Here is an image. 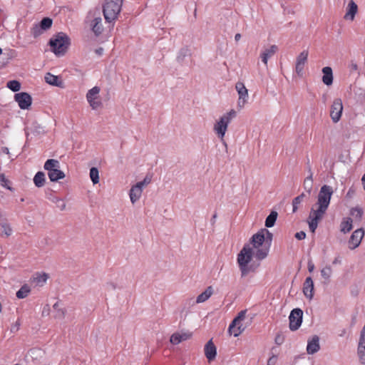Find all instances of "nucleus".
Segmentation results:
<instances>
[{"instance_id":"46","label":"nucleus","mask_w":365,"mask_h":365,"mask_svg":"<svg viewBox=\"0 0 365 365\" xmlns=\"http://www.w3.org/2000/svg\"><path fill=\"white\" fill-rule=\"evenodd\" d=\"M20 327V322L19 321H17L16 322L15 324H14L11 327V332H15V331H17L19 330Z\"/></svg>"},{"instance_id":"56","label":"nucleus","mask_w":365,"mask_h":365,"mask_svg":"<svg viewBox=\"0 0 365 365\" xmlns=\"http://www.w3.org/2000/svg\"><path fill=\"white\" fill-rule=\"evenodd\" d=\"M354 193V191L351 189H349V190L347 192L348 196H351Z\"/></svg>"},{"instance_id":"15","label":"nucleus","mask_w":365,"mask_h":365,"mask_svg":"<svg viewBox=\"0 0 365 365\" xmlns=\"http://www.w3.org/2000/svg\"><path fill=\"white\" fill-rule=\"evenodd\" d=\"M213 288L212 286L207 287L205 290L199 294L196 299L194 298H190L187 300V303L190 305H195V304H201L210 299V297L213 294Z\"/></svg>"},{"instance_id":"8","label":"nucleus","mask_w":365,"mask_h":365,"mask_svg":"<svg viewBox=\"0 0 365 365\" xmlns=\"http://www.w3.org/2000/svg\"><path fill=\"white\" fill-rule=\"evenodd\" d=\"M246 311H241L238 315L233 319L229 326L228 331L234 336H238L245 329L242 321L245 318Z\"/></svg>"},{"instance_id":"48","label":"nucleus","mask_w":365,"mask_h":365,"mask_svg":"<svg viewBox=\"0 0 365 365\" xmlns=\"http://www.w3.org/2000/svg\"><path fill=\"white\" fill-rule=\"evenodd\" d=\"M309 175L304 179V180H309L313 182V173L311 169L309 170Z\"/></svg>"},{"instance_id":"16","label":"nucleus","mask_w":365,"mask_h":365,"mask_svg":"<svg viewBox=\"0 0 365 365\" xmlns=\"http://www.w3.org/2000/svg\"><path fill=\"white\" fill-rule=\"evenodd\" d=\"M192 336V333L190 331H178L173 333L170 339L171 344L177 345L184 341L188 340Z\"/></svg>"},{"instance_id":"45","label":"nucleus","mask_w":365,"mask_h":365,"mask_svg":"<svg viewBox=\"0 0 365 365\" xmlns=\"http://www.w3.org/2000/svg\"><path fill=\"white\" fill-rule=\"evenodd\" d=\"M295 237L299 240H303L306 237V234L303 231H301V232H297L295 234Z\"/></svg>"},{"instance_id":"35","label":"nucleus","mask_w":365,"mask_h":365,"mask_svg":"<svg viewBox=\"0 0 365 365\" xmlns=\"http://www.w3.org/2000/svg\"><path fill=\"white\" fill-rule=\"evenodd\" d=\"M53 309L56 311L54 317L56 319H63L66 314V310L63 308L59 307L58 302H56L53 306Z\"/></svg>"},{"instance_id":"43","label":"nucleus","mask_w":365,"mask_h":365,"mask_svg":"<svg viewBox=\"0 0 365 365\" xmlns=\"http://www.w3.org/2000/svg\"><path fill=\"white\" fill-rule=\"evenodd\" d=\"M303 185L304 190L310 195L312 191L313 182L309 180H304Z\"/></svg>"},{"instance_id":"49","label":"nucleus","mask_w":365,"mask_h":365,"mask_svg":"<svg viewBox=\"0 0 365 365\" xmlns=\"http://www.w3.org/2000/svg\"><path fill=\"white\" fill-rule=\"evenodd\" d=\"M314 269V264L312 262L309 261L308 262V270L309 272H312Z\"/></svg>"},{"instance_id":"10","label":"nucleus","mask_w":365,"mask_h":365,"mask_svg":"<svg viewBox=\"0 0 365 365\" xmlns=\"http://www.w3.org/2000/svg\"><path fill=\"white\" fill-rule=\"evenodd\" d=\"M235 89L238 94L237 107L241 109L245 107L249 98L248 90L242 82H237L235 84Z\"/></svg>"},{"instance_id":"13","label":"nucleus","mask_w":365,"mask_h":365,"mask_svg":"<svg viewBox=\"0 0 365 365\" xmlns=\"http://www.w3.org/2000/svg\"><path fill=\"white\" fill-rule=\"evenodd\" d=\"M364 237V230L363 228H359L354 231L348 241V247L350 250H354L357 248Z\"/></svg>"},{"instance_id":"40","label":"nucleus","mask_w":365,"mask_h":365,"mask_svg":"<svg viewBox=\"0 0 365 365\" xmlns=\"http://www.w3.org/2000/svg\"><path fill=\"white\" fill-rule=\"evenodd\" d=\"M43 32L44 31L41 29L38 24H34L31 29V34L34 38L41 36Z\"/></svg>"},{"instance_id":"51","label":"nucleus","mask_w":365,"mask_h":365,"mask_svg":"<svg viewBox=\"0 0 365 365\" xmlns=\"http://www.w3.org/2000/svg\"><path fill=\"white\" fill-rule=\"evenodd\" d=\"M361 183H362L363 188L365 190V173L363 175V176L361 178Z\"/></svg>"},{"instance_id":"25","label":"nucleus","mask_w":365,"mask_h":365,"mask_svg":"<svg viewBox=\"0 0 365 365\" xmlns=\"http://www.w3.org/2000/svg\"><path fill=\"white\" fill-rule=\"evenodd\" d=\"M91 29L93 32L98 36L102 33L103 31V24H102V19L101 17L95 18L91 23Z\"/></svg>"},{"instance_id":"54","label":"nucleus","mask_w":365,"mask_h":365,"mask_svg":"<svg viewBox=\"0 0 365 365\" xmlns=\"http://www.w3.org/2000/svg\"><path fill=\"white\" fill-rule=\"evenodd\" d=\"M103 49L102 48H98L96 52L98 54V55H101L103 53Z\"/></svg>"},{"instance_id":"23","label":"nucleus","mask_w":365,"mask_h":365,"mask_svg":"<svg viewBox=\"0 0 365 365\" xmlns=\"http://www.w3.org/2000/svg\"><path fill=\"white\" fill-rule=\"evenodd\" d=\"M47 199L51 202L52 203L55 204L56 206L60 210H64L66 207V204L65 200L63 198H61L58 196H56L53 193H50L47 195Z\"/></svg>"},{"instance_id":"50","label":"nucleus","mask_w":365,"mask_h":365,"mask_svg":"<svg viewBox=\"0 0 365 365\" xmlns=\"http://www.w3.org/2000/svg\"><path fill=\"white\" fill-rule=\"evenodd\" d=\"M341 262V258L339 257H336L334 258V259L333 260L332 264H340Z\"/></svg>"},{"instance_id":"57","label":"nucleus","mask_w":365,"mask_h":365,"mask_svg":"<svg viewBox=\"0 0 365 365\" xmlns=\"http://www.w3.org/2000/svg\"><path fill=\"white\" fill-rule=\"evenodd\" d=\"M275 341H277V343L279 344L278 341H279V339H275Z\"/></svg>"},{"instance_id":"9","label":"nucleus","mask_w":365,"mask_h":365,"mask_svg":"<svg viewBox=\"0 0 365 365\" xmlns=\"http://www.w3.org/2000/svg\"><path fill=\"white\" fill-rule=\"evenodd\" d=\"M344 106L341 98H335L330 108V117L334 123H338L342 115Z\"/></svg>"},{"instance_id":"26","label":"nucleus","mask_w":365,"mask_h":365,"mask_svg":"<svg viewBox=\"0 0 365 365\" xmlns=\"http://www.w3.org/2000/svg\"><path fill=\"white\" fill-rule=\"evenodd\" d=\"M13 230L11 225L6 222H0V236L8 237L12 235Z\"/></svg>"},{"instance_id":"42","label":"nucleus","mask_w":365,"mask_h":365,"mask_svg":"<svg viewBox=\"0 0 365 365\" xmlns=\"http://www.w3.org/2000/svg\"><path fill=\"white\" fill-rule=\"evenodd\" d=\"M0 185L9 190H12V188L10 186V181L6 179L4 174L2 173H0Z\"/></svg>"},{"instance_id":"31","label":"nucleus","mask_w":365,"mask_h":365,"mask_svg":"<svg viewBox=\"0 0 365 365\" xmlns=\"http://www.w3.org/2000/svg\"><path fill=\"white\" fill-rule=\"evenodd\" d=\"M48 275L44 272L36 273L34 277V282L38 286H43L47 281Z\"/></svg>"},{"instance_id":"7","label":"nucleus","mask_w":365,"mask_h":365,"mask_svg":"<svg viewBox=\"0 0 365 365\" xmlns=\"http://www.w3.org/2000/svg\"><path fill=\"white\" fill-rule=\"evenodd\" d=\"M151 181L148 177H145L143 180L138 182L133 185L129 191V197L132 204H135L141 197L143 188L148 185Z\"/></svg>"},{"instance_id":"27","label":"nucleus","mask_w":365,"mask_h":365,"mask_svg":"<svg viewBox=\"0 0 365 365\" xmlns=\"http://www.w3.org/2000/svg\"><path fill=\"white\" fill-rule=\"evenodd\" d=\"M353 220L350 217H345L342 220L340 224V231L344 234H346L350 232L353 227Z\"/></svg>"},{"instance_id":"21","label":"nucleus","mask_w":365,"mask_h":365,"mask_svg":"<svg viewBox=\"0 0 365 365\" xmlns=\"http://www.w3.org/2000/svg\"><path fill=\"white\" fill-rule=\"evenodd\" d=\"M323 76H322V82L326 86H331L333 83V71L332 68L329 66H325L322 70Z\"/></svg>"},{"instance_id":"2","label":"nucleus","mask_w":365,"mask_h":365,"mask_svg":"<svg viewBox=\"0 0 365 365\" xmlns=\"http://www.w3.org/2000/svg\"><path fill=\"white\" fill-rule=\"evenodd\" d=\"M334 193L333 188L330 185H324L321 187L317 195V202L311 208L307 220L309 230L314 232L318 227L319 222L325 215Z\"/></svg>"},{"instance_id":"34","label":"nucleus","mask_w":365,"mask_h":365,"mask_svg":"<svg viewBox=\"0 0 365 365\" xmlns=\"http://www.w3.org/2000/svg\"><path fill=\"white\" fill-rule=\"evenodd\" d=\"M320 272L322 277L329 282L332 274V269L330 265H326L321 269Z\"/></svg>"},{"instance_id":"11","label":"nucleus","mask_w":365,"mask_h":365,"mask_svg":"<svg viewBox=\"0 0 365 365\" xmlns=\"http://www.w3.org/2000/svg\"><path fill=\"white\" fill-rule=\"evenodd\" d=\"M303 312L302 309L297 308L294 309L289 317V329L292 331L297 330L302 322Z\"/></svg>"},{"instance_id":"36","label":"nucleus","mask_w":365,"mask_h":365,"mask_svg":"<svg viewBox=\"0 0 365 365\" xmlns=\"http://www.w3.org/2000/svg\"><path fill=\"white\" fill-rule=\"evenodd\" d=\"M89 175L92 182L95 185L99 182V171L96 168H91L90 169Z\"/></svg>"},{"instance_id":"22","label":"nucleus","mask_w":365,"mask_h":365,"mask_svg":"<svg viewBox=\"0 0 365 365\" xmlns=\"http://www.w3.org/2000/svg\"><path fill=\"white\" fill-rule=\"evenodd\" d=\"M205 354L209 361L213 360L217 354V349L212 340H210L205 346Z\"/></svg>"},{"instance_id":"59","label":"nucleus","mask_w":365,"mask_h":365,"mask_svg":"<svg viewBox=\"0 0 365 365\" xmlns=\"http://www.w3.org/2000/svg\"><path fill=\"white\" fill-rule=\"evenodd\" d=\"M2 53V49L0 48V55Z\"/></svg>"},{"instance_id":"33","label":"nucleus","mask_w":365,"mask_h":365,"mask_svg":"<svg viewBox=\"0 0 365 365\" xmlns=\"http://www.w3.org/2000/svg\"><path fill=\"white\" fill-rule=\"evenodd\" d=\"M278 213L276 211H272L265 220V227H272L274 225Z\"/></svg>"},{"instance_id":"17","label":"nucleus","mask_w":365,"mask_h":365,"mask_svg":"<svg viewBox=\"0 0 365 365\" xmlns=\"http://www.w3.org/2000/svg\"><path fill=\"white\" fill-rule=\"evenodd\" d=\"M358 12V6L354 0H350L346 7V13L344 19L348 21H354L356 14Z\"/></svg>"},{"instance_id":"5","label":"nucleus","mask_w":365,"mask_h":365,"mask_svg":"<svg viewBox=\"0 0 365 365\" xmlns=\"http://www.w3.org/2000/svg\"><path fill=\"white\" fill-rule=\"evenodd\" d=\"M51 51L58 56H63L70 45V39L63 33H58L49 41Z\"/></svg>"},{"instance_id":"12","label":"nucleus","mask_w":365,"mask_h":365,"mask_svg":"<svg viewBox=\"0 0 365 365\" xmlns=\"http://www.w3.org/2000/svg\"><path fill=\"white\" fill-rule=\"evenodd\" d=\"M14 100L17 102L19 108L22 110L29 109L32 103L31 96L26 92L16 93Z\"/></svg>"},{"instance_id":"4","label":"nucleus","mask_w":365,"mask_h":365,"mask_svg":"<svg viewBox=\"0 0 365 365\" xmlns=\"http://www.w3.org/2000/svg\"><path fill=\"white\" fill-rule=\"evenodd\" d=\"M123 0H105L103 13L107 22L115 21L121 11Z\"/></svg>"},{"instance_id":"41","label":"nucleus","mask_w":365,"mask_h":365,"mask_svg":"<svg viewBox=\"0 0 365 365\" xmlns=\"http://www.w3.org/2000/svg\"><path fill=\"white\" fill-rule=\"evenodd\" d=\"M304 197H305L304 193H302L299 196L294 198V200L292 201L293 212H295L297 210L298 205L301 203V202L302 201V200Z\"/></svg>"},{"instance_id":"20","label":"nucleus","mask_w":365,"mask_h":365,"mask_svg":"<svg viewBox=\"0 0 365 365\" xmlns=\"http://www.w3.org/2000/svg\"><path fill=\"white\" fill-rule=\"evenodd\" d=\"M277 51V46L272 45L268 48H264L260 54L262 61L267 65L269 58L273 56Z\"/></svg>"},{"instance_id":"30","label":"nucleus","mask_w":365,"mask_h":365,"mask_svg":"<svg viewBox=\"0 0 365 365\" xmlns=\"http://www.w3.org/2000/svg\"><path fill=\"white\" fill-rule=\"evenodd\" d=\"M46 182V176L45 174L39 171L38 172L34 178V183L37 187H41L44 185Z\"/></svg>"},{"instance_id":"39","label":"nucleus","mask_w":365,"mask_h":365,"mask_svg":"<svg viewBox=\"0 0 365 365\" xmlns=\"http://www.w3.org/2000/svg\"><path fill=\"white\" fill-rule=\"evenodd\" d=\"M52 19L50 18H43L38 25L41 27V29L45 31L49 29L52 26Z\"/></svg>"},{"instance_id":"1","label":"nucleus","mask_w":365,"mask_h":365,"mask_svg":"<svg viewBox=\"0 0 365 365\" xmlns=\"http://www.w3.org/2000/svg\"><path fill=\"white\" fill-rule=\"evenodd\" d=\"M273 235L267 229L262 228L253 235L237 255V262L242 277L253 272L256 267L250 264L253 258L258 261L265 259L269 252Z\"/></svg>"},{"instance_id":"6","label":"nucleus","mask_w":365,"mask_h":365,"mask_svg":"<svg viewBox=\"0 0 365 365\" xmlns=\"http://www.w3.org/2000/svg\"><path fill=\"white\" fill-rule=\"evenodd\" d=\"M101 88L94 86L86 93V98L88 103L93 110H97L102 107L103 103L100 96Z\"/></svg>"},{"instance_id":"28","label":"nucleus","mask_w":365,"mask_h":365,"mask_svg":"<svg viewBox=\"0 0 365 365\" xmlns=\"http://www.w3.org/2000/svg\"><path fill=\"white\" fill-rule=\"evenodd\" d=\"M48 176L51 182H56L58 180L63 179L65 174L59 168H56L49 172Z\"/></svg>"},{"instance_id":"29","label":"nucleus","mask_w":365,"mask_h":365,"mask_svg":"<svg viewBox=\"0 0 365 365\" xmlns=\"http://www.w3.org/2000/svg\"><path fill=\"white\" fill-rule=\"evenodd\" d=\"M43 168L48 171V173L53 170L60 168V163L58 160L55 159H48L44 163Z\"/></svg>"},{"instance_id":"37","label":"nucleus","mask_w":365,"mask_h":365,"mask_svg":"<svg viewBox=\"0 0 365 365\" xmlns=\"http://www.w3.org/2000/svg\"><path fill=\"white\" fill-rule=\"evenodd\" d=\"M350 214L354 219L360 220L363 215V210L360 207H355L351 209Z\"/></svg>"},{"instance_id":"3","label":"nucleus","mask_w":365,"mask_h":365,"mask_svg":"<svg viewBox=\"0 0 365 365\" xmlns=\"http://www.w3.org/2000/svg\"><path fill=\"white\" fill-rule=\"evenodd\" d=\"M236 115L237 112L235 110L231 109L220 116L214 123L213 131L220 140H222L224 139L229 124L236 117Z\"/></svg>"},{"instance_id":"14","label":"nucleus","mask_w":365,"mask_h":365,"mask_svg":"<svg viewBox=\"0 0 365 365\" xmlns=\"http://www.w3.org/2000/svg\"><path fill=\"white\" fill-rule=\"evenodd\" d=\"M308 56V51L304 50L302 51L297 57L295 63V71L299 77H302L304 74V68L307 61Z\"/></svg>"},{"instance_id":"38","label":"nucleus","mask_w":365,"mask_h":365,"mask_svg":"<svg viewBox=\"0 0 365 365\" xmlns=\"http://www.w3.org/2000/svg\"><path fill=\"white\" fill-rule=\"evenodd\" d=\"M6 87L14 92H17L21 89V83L16 80L7 82Z\"/></svg>"},{"instance_id":"19","label":"nucleus","mask_w":365,"mask_h":365,"mask_svg":"<svg viewBox=\"0 0 365 365\" xmlns=\"http://www.w3.org/2000/svg\"><path fill=\"white\" fill-rule=\"evenodd\" d=\"M303 293L307 298L312 299L314 296V282L311 277L306 278L303 284Z\"/></svg>"},{"instance_id":"32","label":"nucleus","mask_w":365,"mask_h":365,"mask_svg":"<svg viewBox=\"0 0 365 365\" xmlns=\"http://www.w3.org/2000/svg\"><path fill=\"white\" fill-rule=\"evenodd\" d=\"M31 292L30 286L28 284H24L17 292H16V297L18 299H24Z\"/></svg>"},{"instance_id":"60","label":"nucleus","mask_w":365,"mask_h":365,"mask_svg":"<svg viewBox=\"0 0 365 365\" xmlns=\"http://www.w3.org/2000/svg\"><path fill=\"white\" fill-rule=\"evenodd\" d=\"M213 218L216 219V215H214Z\"/></svg>"},{"instance_id":"47","label":"nucleus","mask_w":365,"mask_h":365,"mask_svg":"<svg viewBox=\"0 0 365 365\" xmlns=\"http://www.w3.org/2000/svg\"><path fill=\"white\" fill-rule=\"evenodd\" d=\"M349 68L351 71H355L358 69V66L356 62L351 61L349 64Z\"/></svg>"},{"instance_id":"24","label":"nucleus","mask_w":365,"mask_h":365,"mask_svg":"<svg viewBox=\"0 0 365 365\" xmlns=\"http://www.w3.org/2000/svg\"><path fill=\"white\" fill-rule=\"evenodd\" d=\"M44 78H45V81L51 86H58V87L63 86L62 81L61 80H59V78L57 76L53 75L50 73H47L45 75Z\"/></svg>"},{"instance_id":"55","label":"nucleus","mask_w":365,"mask_h":365,"mask_svg":"<svg viewBox=\"0 0 365 365\" xmlns=\"http://www.w3.org/2000/svg\"><path fill=\"white\" fill-rule=\"evenodd\" d=\"M187 50H181L180 54L183 55L184 56L187 54Z\"/></svg>"},{"instance_id":"44","label":"nucleus","mask_w":365,"mask_h":365,"mask_svg":"<svg viewBox=\"0 0 365 365\" xmlns=\"http://www.w3.org/2000/svg\"><path fill=\"white\" fill-rule=\"evenodd\" d=\"M277 361V356L276 355H272L269 358L267 362V365H275Z\"/></svg>"},{"instance_id":"52","label":"nucleus","mask_w":365,"mask_h":365,"mask_svg":"<svg viewBox=\"0 0 365 365\" xmlns=\"http://www.w3.org/2000/svg\"><path fill=\"white\" fill-rule=\"evenodd\" d=\"M240 38H241V34H236L235 36V40L236 41H240Z\"/></svg>"},{"instance_id":"53","label":"nucleus","mask_w":365,"mask_h":365,"mask_svg":"<svg viewBox=\"0 0 365 365\" xmlns=\"http://www.w3.org/2000/svg\"><path fill=\"white\" fill-rule=\"evenodd\" d=\"M2 151H3L4 153L7 154V155H9V148H6V147L3 148H2Z\"/></svg>"},{"instance_id":"58","label":"nucleus","mask_w":365,"mask_h":365,"mask_svg":"<svg viewBox=\"0 0 365 365\" xmlns=\"http://www.w3.org/2000/svg\"><path fill=\"white\" fill-rule=\"evenodd\" d=\"M275 341H277V343L279 344L278 341H279V339H275Z\"/></svg>"},{"instance_id":"18","label":"nucleus","mask_w":365,"mask_h":365,"mask_svg":"<svg viewBox=\"0 0 365 365\" xmlns=\"http://www.w3.org/2000/svg\"><path fill=\"white\" fill-rule=\"evenodd\" d=\"M320 349L319 337L313 336L307 341V352L308 354H314Z\"/></svg>"}]
</instances>
